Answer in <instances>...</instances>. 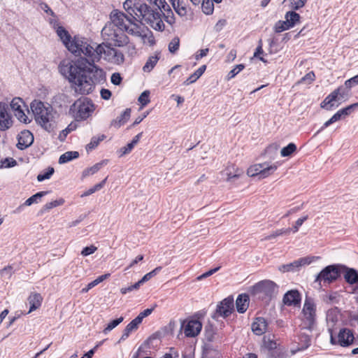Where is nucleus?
<instances>
[{
  "label": "nucleus",
  "instance_id": "obj_1",
  "mask_svg": "<svg viewBox=\"0 0 358 358\" xmlns=\"http://www.w3.org/2000/svg\"><path fill=\"white\" fill-rule=\"evenodd\" d=\"M110 43L103 42L95 47L93 63L81 57L75 62L62 61L59 66V72L68 80L71 89L78 94L87 95L95 89V85L106 80V73L95 64L101 59L113 64L120 65L124 61L122 52L112 47Z\"/></svg>",
  "mask_w": 358,
  "mask_h": 358
},
{
  "label": "nucleus",
  "instance_id": "obj_2",
  "mask_svg": "<svg viewBox=\"0 0 358 358\" xmlns=\"http://www.w3.org/2000/svg\"><path fill=\"white\" fill-rule=\"evenodd\" d=\"M31 109L36 122L46 131H52L54 129L52 107L41 101L34 100L31 103Z\"/></svg>",
  "mask_w": 358,
  "mask_h": 358
},
{
  "label": "nucleus",
  "instance_id": "obj_3",
  "mask_svg": "<svg viewBox=\"0 0 358 358\" xmlns=\"http://www.w3.org/2000/svg\"><path fill=\"white\" fill-rule=\"evenodd\" d=\"M110 21L106 24L122 28L127 34L132 36L141 35L140 27L134 22L132 18L127 16L123 12L117 10H113L110 14Z\"/></svg>",
  "mask_w": 358,
  "mask_h": 358
},
{
  "label": "nucleus",
  "instance_id": "obj_4",
  "mask_svg": "<svg viewBox=\"0 0 358 358\" xmlns=\"http://www.w3.org/2000/svg\"><path fill=\"white\" fill-rule=\"evenodd\" d=\"M96 45V43H92L85 37L75 36L73 38V43L69 45L68 50L77 56L83 55L85 57L84 59H87L90 63H93Z\"/></svg>",
  "mask_w": 358,
  "mask_h": 358
},
{
  "label": "nucleus",
  "instance_id": "obj_5",
  "mask_svg": "<svg viewBox=\"0 0 358 358\" xmlns=\"http://www.w3.org/2000/svg\"><path fill=\"white\" fill-rule=\"evenodd\" d=\"M95 110V105L87 97L78 99L71 106L69 113L77 122L86 120Z\"/></svg>",
  "mask_w": 358,
  "mask_h": 358
},
{
  "label": "nucleus",
  "instance_id": "obj_6",
  "mask_svg": "<svg viewBox=\"0 0 358 358\" xmlns=\"http://www.w3.org/2000/svg\"><path fill=\"white\" fill-rule=\"evenodd\" d=\"M126 33L127 31L122 28L106 24L101 30V36L105 41L110 43L113 46L123 47L129 42V38Z\"/></svg>",
  "mask_w": 358,
  "mask_h": 358
},
{
  "label": "nucleus",
  "instance_id": "obj_7",
  "mask_svg": "<svg viewBox=\"0 0 358 358\" xmlns=\"http://www.w3.org/2000/svg\"><path fill=\"white\" fill-rule=\"evenodd\" d=\"M316 320V305L312 298L306 297L301 311V327L313 329Z\"/></svg>",
  "mask_w": 358,
  "mask_h": 358
},
{
  "label": "nucleus",
  "instance_id": "obj_8",
  "mask_svg": "<svg viewBox=\"0 0 358 358\" xmlns=\"http://www.w3.org/2000/svg\"><path fill=\"white\" fill-rule=\"evenodd\" d=\"M162 15H164L162 9L160 11L153 10L148 6V10L143 14L141 20L144 21L155 30L162 31L165 29V24L162 19Z\"/></svg>",
  "mask_w": 358,
  "mask_h": 358
},
{
  "label": "nucleus",
  "instance_id": "obj_9",
  "mask_svg": "<svg viewBox=\"0 0 358 358\" xmlns=\"http://www.w3.org/2000/svg\"><path fill=\"white\" fill-rule=\"evenodd\" d=\"M148 5L140 3L138 0H126L123 3L124 9L134 20H141L143 14L148 10Z\"/></svg>",
  "mask_w": 358,
  "mask_h": 358
},
{
  "label": "nucleus",
  "instance_id": "obj_10",
  "mask_svg": "<svg viewBox=\"0 0 358 358\" xmlns=\"http://www.w3.org/2000/svg\"><path fill=\"white\" fill-rule=\"evenodd\" d=\"M10 107L19 121L25 124L30 122V120L25 113L26 111L29 113V110L22 99L20 97L13 98L10 103Z\"/></svg>",
  "mask_w": 358,
  "mask_h": 358
},
{
  "label": "nucleus",
  "instance_id": "obj_11",
  "mask_svg": "<svg viewBox=\"0 0 358 358\" xmlns=\"http://www.w3.org/2000/svg\"><path fill=\"white\" fill-rule=\"evenodd\" d=\"M278 169V165L273 164L267 165L264 164H257L251 166L248 169V174L251 177L259 176L260 178H264L273 174Z\"/></svg>",
  "mask_w": 358,
  "mask_h": 358
},
{
  "label": "nucleus",
  "instance_id": "obj_12",
  "mask_svg": "<svg viewBox=\"0 0 358 358\" xmlns=\"http://www.w3.org/2000/svg\"><path fill=\"white\" fill-rule=\"evenodd\" d=\"M278 285L270 280H264L258 282L252 286V292L253 294H263L267 296H271L277 292Z\"/></svg>",
  "mask_w": 358,
  "mask_h": 358
},
{
  "label": "nucleus",
  "instance_id": "obj_13",
  "mask_svg": "<svg viewBox=\"0 0 358 358\" xmlns=\"http://www.w3.org/2000/svg\"><path fill=\"white\" fill-rule=\"evenodd\" d=\"M202 326V323L199 320L190 318L182 322L181 328L186 337L193 338L200 334Z\"/></svg>",
  "mask_w": 358,
  "mask_h": 358
},
{
  "label": "nucleus",
  "instance_id": "obj_14",
  "mask_svg": "<svg viewBox=\"0 0 358 358\" xmlns=\"http://www.w3.org/2000/svg\"><path fill=\"white\" fill-rule=\"evenodd\" d=\"M348 96V92H345L343 86H339L334 91H332L320 103V106L322 108H325L327 110L333 109L334 104V101L337 99L345 98Z\"/></svg>",
  "mask_w": 358,
  "mask_h": 358
},
{
  "label": "nucleus",
  "instance_id": "obj_15",
  "mask_svg": "<svg viewBox=\"0 0 358 358\" xmlns=\"http://www.w3.org/2000/svg\"><path fill=\"white\" fill-rule=\"evenodd\" d=\"M340 276L338 267L336 265L326 266L317 275L316 281L331 283Z\"/></svg>",
  "mask_w": 358,
  "mask_h": 358
},
{
  "label": "nucleus",
  "instance_id": "obj_16",
  "mask_svg": "<svg viewBox=\"0 0 358 358\" xmlns=\"http://www.w3.org/2000/svg\"><path fill=\"white\" fill-rule=\"evenodd\" d=\"M357 108H358V102L352 103L351 105L348 106L345 108L338 110L329 120H328L324 123V124L320 129V131L324 130V129L330 126L331 124L340 120L341 118H344L345 117L350 115L351 113Z\"/></svg>",
  "mask_w": 358,
  "mask_h": 358
},
{
  "label": "nucleus",
  "instance_id": "obj_17",
  "mask_svg": "<svg viewBox=\"0 0 358 358\" xmlns=\"http://www.w3.org/2000/svg\"><path fill=\"white\" fill-rule=\"evenodd\" d=\"M234 310V299L232 297H227L217 304L216 314L223 318H226L232 313Z\"/></svg>",
  "mask_w": 358,
  "mask_h": 358
},
{
  "label": "nucleus",
  "instance_id": "obj_18",
  "mask_svg": "<svg viewBox=\"0 0 358 358\" xmlns=\"http://www.w3.org/2000/svg\"><path fill=\"white\" fill-rule=\"evenodd\" d=\"M355 341L354 332L348 328L340 329L337 336V343L341 347H348L353 344Z\"/></svg>",
  "mask_w": 358,
  "mask_h": 358
},
{
  "label": "nucleus",
  "instance_id": "obj_19",
  "mask_svg": "<svg viewBox=\"0 0 358 358\" xmlns=\"http://www.w3.org/2000/svg\"><path fill=\"white\" fill-rule=\"evenodd\" d=\"M13 124L12 116L8 112L6 103L0 102V130L5 131Z\"/></svg>",
  "mask_w": 358,
  "mask_h": 358
},
{
  "label": "nucleus",
  "instance_id": "obj_20",
  "mask_svg": "<svg viewBox=\"0 0 358 358\" xmlns=\"http://www.w3.org/2000/svg\"><path fill=\"white\" fill-rule=\"evenodd\" d=\"M282 301L286 306L298 307L301 304V295L298 290L292 289L285 294Z\"/></svg>",
  "mask_w": 358,
  "mask_h": 358
},
{
  "label": "nucleus",
  "instance_id": "obj_21",
  "mask_svg": "<svg viewBox=\"0 0 358 358\" xmlns=\"http://www.w3.org/2000/svg\"><path fill=\"white\" fill-rule=\"evenodd\" d=\"M17 147L20 150H24L30 146L34 142V136L29 130L22 131L17 136Z\"/></svg>",
  "mask_w": 358,
  "mask_h": 358
},
{
  "label": "nucleus",
  "instance_id": "obj_22",
  "mask_svg": "<svg viewBox=\"0 0 358 358\" xmlns=\"http://www.w3.org/2000/svg\"><path fill=\"white\" fill-rule=\"evenodd\" d=\"M195 6H200L202 11L206 15H210L214 10L213 1L220 3L222 0H190Z\"/></svg>",
  "mask_w": 358,
  "mask_h": 358
},
{
  "label": "nucleus",
  "instance_id": "obj_23",
  "mask_svg": "<svg viewBox=\"0 0 358 358\" xmlns=\"http://www.w3.org/2000/svg\"><path fill=\"white\" fill-rule=\"evenodd\" d=\"M267 330V322L264 317H257L252 324V331L257 336L263 335Z\"/></svg>",
  "mask_w": 358,
  "mask_h": 358
},
{
  "label": "nucleus",
  "instance_id": "obj_24",
  "mask_svg": "<svg viewBox=\"0 0 358 358\" xmlns=\"http://www.w3.org/2000/svg\"><path fill=\"white\" fill-rule=\"evenodd\" d=\"M141 323L140 319L137 317L132 320L124 328L122 335L119 340V343L125 341L132 331H136L138 329L139 324Z\"/></svg>",
  "mask_w": 358,
  "mask_h": 358
},
{
  "label": "nucleus",
  "instance_id": "obj_25",
  "mask_svg": "<svg viewBox=\"0 0 358 358\" xmlns=\"http://www.w3.org/2000/svg\"><path fill=\"white\" fill-rule=\"evenodd\" d=\"M57 36L59 37L61 41L65 47L69 50V45L73 43V38L67 30L62 26H59L55 29Z\"/></svg>",
  "mask_w": 358,
  "mask_h": 358
},
{
  "label": "nucleus",
  "instance_id": "obj_26",
  "mask_svg": "<svg viewBox=\"0 0 358 358\" xmlns=\"http://www.w3.org/2000/svg\"><path fill=\"white\" fill-rule=\"evenodd\" d=\"M28 302L30 306L28 313H30L41 307L43 297L39 293H31L28 297Z\"/></svg>",
  "mask_w": 358,
  "mask_h": 358
},
{
  "label": "nucleus",
  "instance_id": "obj_27",
  "mask_svg": "<svg viewBox=\"0 0 358 358\" xmlns=\"http://www.w3.org/2000/svg\"><path fill=\"white\" fill-rule=\"evenodd\" d=\"M249 296L246 294H239L236 301L237 311L240 313H244L249 306Z\"/></svg>",
  "mask_w": 358,
  "mask_h": 358
},
{
  "label": "nucleus",
  "instance_id": "obj_28",
  "mask_svg": "<svg viewBox=\"0 0 358 358\" xmlns=\"http://www.w3.org/2000/svg\"><path fill=\"white\" fill-rule=\"evenodd\" d=\"M176 12L180 16H185L189 10V7L184 0H171Z\"/></svg>",
  "mask_w": 358,
  "mask_h": 358
},
{
  "label": "nucleus",
  "instance_id": "obj_29",
  "mask_svg": "<svg viewBox=\"0 0 358 358\" xmlns=\"http://www.w3.org/2000/svg\"><path fill=\"white\" fill-rule=\"evenodd\" d=\"M131 112L130 108H127L119 117L112 121L111 126L119 128L124 125L129 120Z\"/></svg>",
  "mask_w": 358,
  "mask_h": 358
},
{
  "label": "nucleus",
  "instance_id": "obj_30",
  "mask_svg": "<svg viewBox=\"0 0 358 358\" xmlns=\"http://www.w3.org/2000/svg\"><path fill=\"white\" fill-rule=\"evenodd\" d=\"M243 173V171L237 168L234 164H229L226 168L227 180L229 181L233 178H238Z\"/></svg>",
  "mask_w": 358,
  "mask_h": 358
},
{
  "label": "nucleus",
  "instance_id": "obj_31",
  "mask_svg": "<svg viewBox=\"0 0 358 358\" xmlns=\"http://www.w3.org/2000/svg\"><path fill=\"white\" fill-rule=\"evenodd\" d=\"M319 258V257L315 256H308L306 257H302L290 264L289 266L299 267L304 265H308Z\"/></svg>",
  "mask_w": 358,
  "mask_h": 358
},
{
  "label": "nucleus",
  "instance_id": "obj_32",
  "mask_svg": "<svg viewBox=\"0 0 358 358\" xmlns=\"http://www.w3.org/2000/svg\"><path fill=\"white\" fill-rule=\"evenodd\" d=\"M206 69V65L201 66L196 71H195L188 77V78L185 81V83L186 85H189L196 82L203 75Z\"/></svg>",
  "mask_w": 358,
  "mask_h": 358
},
{
  "label": "nucleus",
  "instance_id": "obj_33",
  "mask_svg": "<svg viewBox=\"0 0 358 358\" xmlns=\"http://www.w3.org/2000/svg\"><path fill=\"white\" fill-rule=\"evenodd\" d=\"M344 278L345 281L350 285L358 284V273L354 268H348Z\"/></svg>",
  "mask_w": 358,
  "mask_h": 358
},
{
  "label": "nucleus",
  "instance_id": "obj_34",
  "mask_svg": "<svg viewBox=\"0 0 358 358\" xmlns=\"http://www.w3.org/2000/svg\"><path fill=\"white\" fill-rule=\"evenodd\" d=\"M159 59V57L158 56V55H155L149 57L146 63L145 64V65L143 67V71L144 72H147V73L150 72L154 69V67L156 66Z\"/></svg>",
  "mask_w": 358,
  "mask_h": 358
},
{
  "label": "nucleus",
  "instance_id": "obj_35",
  "mask_svg": "<svg viewBox=\"0 0 358 358\" xmlns=\"http://www.w3.org/2000/svg\"><path fill=\"white\" fill-rule=\"evenodd\" d=\"M301 16L294 11H289L285 14V20L292 28L300 22Z\"/></svg>",
  "mask_w": 358,
  "mask_h": 358
},
{
  "label": "nucleus",
  "instance_id": "obj_36",
  "mask_svg": "<svg viewBox=\"0 0 358 358\" xmlns=\"http://www.w3.org/2000/svg\"><path fill=\"white\" fill-rule=\"evenodd\" d=\"M79 154L76 151H69L62 155L59 159V164H64L70 162L73 159L78 158Z\"/></svg>",
  "mask_w": 358,
  "mask_h": 358
},
{
  "label": "nucleus",
  "instance_id": "obj_37",
  "mask_svg": "<svg viewBox=\"0 0 358 358\" xmlns=\"http://www.w3.org/2000/svg\"><path fill=\"white\" fill-rule=\"evenodd\" d=\"M107 164V160H103L101 162L96 163L92 167L85 170L83 171V176H87L90 175H92L95 173H96L99 170L101 169V168Z\"/></svg>",
  "mask_w": 358,
  "mask_h": 358
},
{
  "label": "nucleus",
  "instance_id": "obj_38",
  "mask_svg": "<svg viewBox=\"0 0 358 358\" xmlns=\"http://www.w3.org/2000/svg\"><path fill=\"white\" fill-rule=\"evenodd\" d=\"M48 194V192H39L36 194H34L33 196H30L29 199H27L25 202L24 203V205L25 206H31V204L34 203H37L38 200L40 199L43 196L46 195Z\"/></svg>",
  "mask_w": 358,
  "mask_h": 358
},
{
  "label": "nucleus",
  "instance_id": "obj_39",
  "mask_svg": "<svg viewBox=\"0 0 358 358\" xmlns=\"http://www.w3.org/2000/svg\"><path fill=\"white\" fill-rule=\"evenodd\" d=\"M296 150V146L294 143H290L286 147H284L281 151L282 157H289Z\"/></svg>",
  "mask_w": 358,
  "mask_h": 358
},
{
  "label": "nucleus",
  "instance_id": "obj_40",
  "mask_svg": "<svg viewBox=\"0 0 358 358\" xmlns=\"http://www.w3.org/2000/svg\"><path fill=\"white\" fill-rule=\"evenodd\" d=\"M54 172H55L54 168L48 167L46 170L40 173L37 176L38 181L41 182L45 180L49 179L52 176V175L54 173Z\"/></svg>",
  "mask_w": 358,
  "mask_h": 358
},
{
  "label": "nucleus",
  "instance_id": "obj_41",
  "mask_svg": "<svg viewBox=\"0 0 358 358\" xmlns=\"http://www.w3.org/2000/svg\"><path fill=\"white\" fill-rule=\"evenodd\" d=\"M292 28L289 27V23L287 22V20L285 21H278L275 23L274 27V30L276 33H280L283 31L287 30L289 29Z\"/></svg>",
  "mask_w": 358,
  "mask_h": 358
},
{
  "label": "nucleus",
  "instance_id": "obj_42",
  "mask_svg": "<svg viewBox=\"0 0 358 358\" xmlns=\"http://www.w3.org/2000/svg\"><path fill=\"white\" fill-rule=\"evenodd\" d=\"M245 67V65L243 64L235 66L234 68L228 73L226 79L227 80H230L231 79L234 78L237 74L243 70Z\"/></svg>",
  "mask_w": 358,
  "mask_h": 358
},
{
  "label": "nucleus",
  "instance_id": "obj_43",
  "mask_svg": "<svg viewBox=\"0 0 358 358\" xmlns=\"http://www.w3.org/2000/svg\"><path fill=\"white\" fill-rule=\"evenodd\" d=\"M65 200L63 198H60L59 199L52 201L50 202L47 203L44 206L43 208L45 210H49L53 208L62 206L64 203Z\"/></svg>",
  "mask_w": 358,
  "mask_h": 358
},
{
  "label": "nucleus",
  "instance_id": "obj_44",
  "mask_svg": "<svg viewBox=\"0 0 358 358\" xmlns=\"http://www.w3.org/2000/svg\"><path fill=\"white\" fill-rule=\"evenodd\" d=\"M138 36L141 38L144 43H148L150 45H153L155 43V38L150 31L143 34L141 32V35Z\"/></svg>",
  "mask_w": 358,
  "mask_h": 358
},
{
  "label": "nucleus",
  "instance_id": "obj_45",
  "mask_svg": "<svg viewBox=\"0 0 358 358\" xmlns=\"http://www.w3.org/2000/svg\"><path fill=\"white\" fill-rule=\"evenodd\" d=\"M180 47V38L177 36L174 37L169 44V50L170 52L176 53Z\"/></svg>",
  "mask_w": 358,
  "mask_h": 358
},
{
  "label": "nucleus",
  "instance_id": "obj_46",
  "mask_svg": "<svg viewBox=\"0 0 358 358\" xmlns=\"http://www.w3.org/2000/svg\"><path fill=\"white\" fill-rule=\"evenodd\" d=\"M315 80V74L312 71L306 73L303 77H302L299 81L298 84L307 83L308 84H311Z\"/></svg>",
  "mask_w": 358,
  "mask_h": 358
},
{
  "label": "nucleus",
  "instance_id": "obj_47",
  "mask_svg": "<svg viewBox=\"0 0 358 358\" xmlns=\"http://www.w3.org/2000/svg\"><path fill=\"white\" fill-rule=\"evenodd\" d=\"M123 321V317H120L116 320H113L110 321L106 326V327L103 329V333L107 334L110 331L115 327H116L119 324H120Z\"/></svg>",
  "mask_w": 358,
  "mask_h": 358
},
{
  "label": "nucleus",
  "instance_id": "obj_48",
  "mask_svg": "<svg viewBox=\"0 0 358 358\" xmlns=\"http://www.w3.org/2000/svg\"><path fill=\"white\" fill-rule=\"evenodd\" d=\"M138 101L141 104V108L145 106L150 102V92L144 91L138 97Z\"/></svg>",
  "mask_w": 358,
  "mask_h": 358
},
{
  "label": "nucleus",
  "instance_id": "obj_49",
  "mask_svg": "<svg viewBox=\"0 0 358 358\" xmlns=\"http://www.w3.org/2000/svg\"><path fill=\"white\" fill-rule=\"evenodd\" d=\"M289 6L293 10H299L303 8L307 0H289Z\"/></svg>",
  "mask_w": 358,
  "mask_h": 358
},
{
  "label": "nucleus",
  "instance_id": "obj_50",
  "mask_svg": "<svg viewBox=\"0 0 358 358\" xmlns=\"http://www.w3.org/2000/svg\"><path fill=\"white\" fill-rule=\"evenodd\" d=\"M308 219V215L303 216L300 218H299L296 222L295 224L293 225V227L289 229V231H292L294 233H296L299 231V227L303 224L305 221H306Z\"/></svg>",
  "mask_w": 358,
  "mask_h": 358
},
{
  "label": "nucleus",
  "instance_id": "obj_51",
  "mask_svg": "<svg viewBox=\"0 0 358 358\" xmlns=\"http://www.w3.org/2000/svg\"><path fill=\"white\" fill-rule=\"evenodd\" d=\"M107 178H108V177H106L104 180H103L101 182L95 185L94 187H92V188L89 189L84 194V195L85 196H88V195H90V194H93L96 191H98V190L101 189L104 186V185H105V183H106V182L107 180Z\"/></svg>",
  "mask_w": 358,
  "mask_h": 358
},
{
  "label": "nucleus",
  "instance_id": "obj_52",
  "mask_svg": "<svg viewBox=\"0 0 358 358\" xmlns=\"http://www.w3.org/2000/svg\"><path fill=\"white\" fill-rule=\"evenodd\" d=\"M150 3L156 6L159 10L164 9L166 10V7L169 8V5L166 4L165 0H147Z\"/></svg>",
  "mask_w": 358,
  "mask_h": 358
},
{
  "label": "nucleus",
  "instance_id": "obj_53",
  "mask_svg": "<svg viewBox=\"0 0 358 358\" xmlns=\"http://www.w3.org/2000/svg\"><path fill=\"white\" fill-rule=\"evenodd\" d=\"M344 84L348 90H350L355 85H358V75L345 80Z\"/></svg>",
  "mask_w": 358,
  "mask_h": 358
},
{
  "label": "nucleus",
  "instance_id": "obj_54",
  "mask_svg": "<svg viewBox=\"0 0 358 358\" xmlns=\"http://www.w3.org/2000/svg\"><path fill=\"white\" fill-rule=\"evenodd\" d=\"M263 53H264V50H263V48H262V41H259V44L257 47V48L255 50V52L254 53V57H259L261 61H262L264 63H266L267 61L266 59H264V57H259L260 55H262Z\"/></svg>",
  "mask_w": 358,
  "mask_h": 358
},
{
  "label": "nucleus",
  "instance_id": "obj_55",
  "mask_svg": "<svg viewBox=\"0 0 358 358\" xmlns=\"http://www.w3.org/2000/svg\"><path fill=\"white\" fill-rule=\"evenodd\" d=\"M17 164L16 161L13 158H6L1 161V166L4 168H10Z\"/></svg>",
  "mask_w": 358,
  "mask_h": 358
},
{
  "label": "nucleus",
  "instance_id": "obj_56",
  "mask_svg": "<svg viewBox=\"0 0 358 358\" xmlns=\"http://www.w3.org/2000/svg\"><path fill=\"white\" fill-rule=\"evenodd\" d=\"M140 285L138 283V282H136L135 284L134 285H131L127 287H122L121 289H120V292L122 294H126L128 292H130L134 289H138L139 287H140Z\"/></svg>",
  "mask_w": 358,
  "mask_h": 358
},
{
  "label": "nucleus",
  "instance_id": "obj_57",
  "mask_svg": "<svg viewBox=\"0 0 358 358\" xmlns=\"http://www.w3.org/2000/svg\"><path fill=\"white\" fill-rule=\"evenodd\" d=\"M97 250V248L94 245H90L89 247H85L81 251V255L84 257L88 256L90 255L93 254Z\"/></svg>",
  "mask_w": 358,
  "mask_h": 358
},
{
  "label": "nucleus",
  "instance_id": "obj_58",
  "mask_svg": "<svg viewBox=\"0 0 358 358\" xmlns=\"http://www.w3.org/2000/svg\"><path fill=\"white\" fill-rule=\"evenodd\" d=\"M220 268V266H217L215 268L210 269V270L208 271L207 272L203 273L202 275L198 276L196 278V280H201L206 278H208V277L212 275L213 274H214L215 272H217Z\"/></svg>",
  "mask_w": 358,
  "mask_h": 358
},
{
  "label": "nucleus",
  "instance_id": "obj_59",
  "mask_svg": "<svg viewBox=\"0 0 358 358\" xmlns=\"http://www.w3.org/2000/svg\"><path fill=\"white\" fill-rule=\"evenodd\" d=\"M208 52H209L208 48L201 49V50H198L194 55L195 59L197 61L201 59L203 57L206 56L207 54L208 53Z\"/></svg>",
  "mask_w": 358,
  "mask_h": 358
},
{
  "label": "nucleus",
  "instance_id": "obj_60",
  "mask_svg": "<svg viewBox=\"0 0 358 358\" xmlns=\"http://www.w3.org/2000/svg\"><path fill=\"white\" fill-rule=\"evenodd\" d=\"M122 82V77L118 73H114L111 76V83L115 85H118Z\"/></svg>",
  "mask_w": 358,
  "mask_h": 358
},
{
  "label": "nucleus",
  "instance_id": "obj_61",
  "mask_svg": "<svg viewBox=\"0 0 358 358\" xmlns=\"http://www.w3.org/2000/svg\"><path fill=\"white\" fill-rule=\"evenodd\" d=\"M152 311L153 308H147L143 311L141 312L136 317L138 319H140V321L142 322L143 318L150 315Z\"/></svg>",
  "mask_w": 358,
  "mask_h": 358
},
{
  "label": "nucleus",
  "instance_id": "obj_62",
  "mask_svg": "<svg viewBox=\"0 0 358 358\" xmlns=\"http://www.w3.org/2000/svg\"><path fill=\"white\" fill-rule=\"evenodd\" d=\"M103 138H96L95 137L92 138L90 143L87 144V148L92 150L95 148L99 143L100 141H101Z\"/></svg>",
  "mask_w": 358,
  "mask_h": 358
},
{
  "label": "nucleus",
  "instance_id": "obj_63",
  "mask_svg": "<svg viewBox=\"0 0 358 358\" xmlns=\"http://www.w3.org/2000/svg\"><path fill=\"white\" fill-rule=\"evenodd\" d=\"M133 148H134V146L130 143H128L126 146H124L120 149V152H121L120 155L122 156V155L129 153L132 150Z\"/></svg>",
  "mask_w": 358,
  "mask_h": 358
},
{
  "label": "nucleus",
  "instance_id": "obj_64",
  "mask_svg": "<svg viewBox=\"0 0 358 358\" xmlns=\"http://www.w3.org/2000/svg\"><path fill=\"white\" fill-rule=\"evenodd\" d=\"M111 95V92L108 89H102L101 90V96L102 99L105 100H108L110 98Z\"/></svg>",
  "mask_w": 358,
  "mask_h": 358
}]
</instances>
